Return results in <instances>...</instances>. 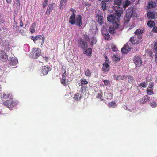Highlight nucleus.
<instances>
[{
	"instance_id": "41",
	"label": "nucleus",
	"mask_w": 157,
	"mask_h": 157,
	"mask_svg": "<svg viewBox=\"0 0 157 157\" xmlns=\"http://www.w3.org/2000/svg\"><path fill=\"white\" fill-rule=\"evenodd\" d=\"M150 105L152 107L154 108L156 107L157 106V104L154 102H151Z\"/></svg>"
},
{
	"instance_id": "38",
	"label": "nucleus",
	"mask_w": 157,
	"mask_h": 157,
	"mask_svg": "<svg viewBox=\"0 0 157 157\" xmlns=\"http://www.w3.org/2000/svg\"><path fill=\"white\" fill-rule=\"evenodd\" d=\"M103 82L105 85L106 86H108L110 85V82L108 80H104Z\"/></svg>"
},
{
	"instance_id": "7",
	"label": "nucleus",
	"mask_w": 157,
	"mask_h": 157,
	"mask_svg": "<svg viewBox=\"0 0 157 157\" xmlns=\"http://www.w3.org/2000/svg\"><path fill=\"white\" fill-rule=\"evenodd\" d=\"M133 61L135 65L137 67H139L142 64V62L141 56L139 55H136L134 57Z\"/></svg>"
},
{
	"instance_id": "32",
	"label": "nucleus",
	"mask_w": 157,
	"mask_h": 157,
	"mask_svg": "<svg viewBox=\"0 0 157 157\" xmlns=\"http://www.w3.org/2000/svg\"><path fill=\"white\" fill-rule=\"evenodd\" d=\"M147 85V82L144 81L140 84V85L143 88H146Z\"/></svg>"
},
{
	"instance_id": "3",
	"label": "nucleus",
	"mask_w": 157,
	"mask_h": 157,
	"mask_svg": "<svg viewBox=\"0 0 157 157\" xmlns=\"http://www.w3.org/2000/svg\"><path fill=\"white\" fill-rule=\"evenodd\" d=\"M11 96L10 95H8L6 96L5 94H3L2 96H1V98H4L5 99H7V97L8 98H10V100H6V101L3 103V104L6 105L10 109V108H12L15 106L17 103V102L13 101V100L12 98H11Z\"/></svg>"
},
{
	"instance_id": "5",
	"label": "nucleus",
	"mask_w": 157,
	"mask_h": 157,
	"mask_svg": "<svg viewBox=\"0 0 157 157\" xmlns=\"http://www.w3.org/2000/svg\"><path fill=\"white\" fill-rule=\"evenodd\" d=\"M44 37L41 35H37L35 37L32 36L31 37V39L33 40L35 43H37L41 42V46L44 42Z\"/></svg>"
},
{
	"instance_id": "59",
	"label": "nucleus",
	"mask_w": 157,
	"mask_h": 157,
	"mask_svg": "<svg viewBox=\"0 0 157 157\" xmlns=\"http://www.w3.org/2000/svg\"><path fill=\"white\" fill-rule=\"evenodd\" d=\"M74 10V9H72L71 10H71V11L73 12V10Z\"/></svg>"
},
{
	"instance_id": "12",
	"label": "nucleus",
	"mask_w": 157,
	"mask_h": 157,
	"mask_svg": "<svg viewBox=\"0 0 157 157\" xmlns=\"http://www.w3.org/2000/svg\"><path fill=\"white\" fill-rule=\"evenodd\" d=\"M115 13L114 14H116V16L117 17H119V19H120V17L121 16V14L123 12V8L118 6V8L117 10L114 9Z\"/></svg>"
},
{
	"instance_id": "21",
	"label": "nucleus",
	"mask_w": 157,
	"mask_h": 157,
	"mask_svg": "<svg viewBox=\"0 0 157 157\" xmlns=\"http://www.w3.org/2000/svg\"><path fill=\"white\" fill-rule=\"evenodd\" d=\"M82 97L81 94L78 93L75 94L74 95L73 98L76 100H79Z\"/></svg>"
},
{
	"instance_id": "48",
	"label": "nucleus",
	"mask_w": 157,
	"mask_h": 157,
	"mask_svg": "<svg viewBox=\"0 0 157 157\" xmlns=\"http://www.w3.org/2000/svg\"><path fill=\"white\" fill-rule=\"evenodd\" d=\"M87 53L88 52L89 53H88V55H89L91 54V49L90 48H89L88 49H87ZM86 54H87V53Z\"/></svg>"
},
{
	"instance_id": "20",
	"label": "nucleus",
	"mask_w": 157,
	"mask_h": 157,
	"mask_svg": "<svg viewBox=\"0 0 157 157\" xmlns=\"http://www.w3.org/2000/svg\"><path fill=\"white\" fill-rule=\"evenodd\" d=\"M123 2V0H114V4L118 6L122 5Z\"/></svg>"
},
{
	"instance_id": "29",
	"label": "nucleus",
	"mask_w": 157,
	"mask_h": 157,
	"mask_svg": "<svg viewBox=\"0 0 157 157\" xmlns=\"http://www.w3.org/2000/svg\"><path fill=\"white\" fill-rule=\"evenodd\" d=\"M116 106L115 103L113 101L109 103L108 104V106L109 108H114Z\"/></svg>"
},
{
	"instance_id": "23",
	"label": "nucleus",
	"mask_w": 157,
	"mask_h": 157,
	"mask_svg": "<svg viewBox=\"0 0 157 157\" xmlns=\"http://www.w3.org/2000/svg\"><path fill=\"white\" fill-rule=\"evenodd\" d=\"M112 59L114 62H119L120 60V58L117 55H113Z\"/></svg>"
},
{
	"instance_id": "37",
	"label": "nucleus",
	"mask_w": 157,
	"mask_h": 157,
	"mask_svg": "<svg viewBox=\"0 0 157 157\" xmlns=\"http://www.w3.org/2000/svg\"><path fill=\"white\" fill-rule=\"evenodd\" d=\"M67 0H61V2L60 4V8L61 9L62 6L64 5L65 3L67 2Z\"/></svg>"
},
{
	"instance_id": "2",
	"label": "nucleus",
	"mask_w": 157,
	"mask_h": 157,
	"mask_svg": "<svg viewBox=\"0 0 157 157\" xmlns=\"http://www.w3.org/2000/svg\"><path fill=\"white\" fill-rule=\"evenodd\" d=\"M136 44V42L134 40V38L132 37L130 39L129 41L126 43L125 45L121 49V52L123 54L128 53L132 48L131 44Z\"/></svg>"
},
{
	"instance_id": "62",
	"label": "nucleus",
	"mask_w": 157,
	"mask_h": 157,
	"mask_svg": "<svg viewBox=\"0 0 157 157\" xmlns=\"http://www.w3.org/2000/svg\"><path fill=\"white\" fill-rule=\"evenodd\" d=\"M147 81L148 82H149L150 80H148L147 79Z\"/></svg>"
},
{
	"instance_id": "4",
	"label": "nucleus",
	"mask_w": 157,
	"mask_h": 157,
	"mask_svg": "<svg viewBox=\"0 0 157 157\" xmlns=\"http://www.w3.org/2000/svg\"><path fill=\"white\" fill-rule=\"evenodd\" d=\"M78 46L83 50L84 54L87 53V48L88 45L87 42L84 39H79L78 40Z\"/></svg>"
},
{
	"instance_id": "46",
	"label": "nucleus",
	"mask_w": 157,
	"mask_h": 157,
	"mask_svg": "<svg viewBox=\"0 0 157 157\" xmlns=\"http://www.w3.org/2000/svg\"><path fill=\"white\" fill-rule=\"evenodd\" d=\"M111 48L112 50L113 51H116L117 50V48L116 46L114 45H112L111 46Z\"/></svg>"
},
{
	"instance_id": "6",
	"label": "nucleus",
	"mask_w": 157,
	"mask_h": 157,
	"mask_svg": "<svg viewBox=\"0 0 157 157\" xmlns=\"http://www.w3.org/2000/svg\"><path fill=\"white\" fill-rule=\"evenodd\" d=\"M40 50L38 48H33L30 56L33 58H38L40 55Z\"/></svg>"
},
{
	"instance_id": "26",
	"label": "nucleus",
	"mask_w": 157,
	"mask_h": 157,
	"mask_svg": "<svg viewBox=\"0 0 157 157\" xmlns=\"http://www.w3.org/2000/svg\"><path fill=\"white\" fill-rule=\"evenodd\" d=\"M109 33L112 34H114L115 33V29L114 27H109Z\"/></svg>"
},
{
	"instance_id": "61",
	"label": "nucleus",
	"mask_w": 157,
	"mask_h": 157,
	"mask_svg": "<svg viewBox=\"0 0 157 157\" xmlns=\"http://www.w3.org/2000/svg\"><path fill=\"white\" fill-rule=\"evenodd\" d=\"M2 21V20H1V21ZM1 22H2V21H1V22L0 23V24H1ZM2 22V23H3V21Z\"/></svg>"
},
{
	"instance_id": "28",
	"label": "nucleus",
	"mask_w": 157,
	"mask_h": 157,
	"mask_svg": "<svg viewBox=\"0 0 157 157\" xmlns=\"http://www.w3.org/2000/svg\"><path fill=\"white\" fill-rule=\"evenodd\" d=\"M147 25L148 26L152 28L154 25L155 23L153 21L150 20L148 22Z\"/></svg>"
},
{
	"instance_id": "22",
	"label": "nucleus",
	"mask_w": 157,
	"mask_h": 157,
	"mask_svg": "<svg viewBox=\"0 0 157 157\" xmlns=\"http://www.w3.org/2000/svg\"><path fill=\"white\" fill-rule=\"evenodd\" d=\"M130 4H131L130 1L127 0V1H126L124 3L123 1L122 5H121V6L123 8H126Z\"/></svg>"
},
{
	"instance_id": "25",
	"label": "nucleus",
	"mask_w": 157,
	"mask_h": 157,
	"mask_svg": "<svg viewBox=\"0 0 157 157\" xmlns=\"http://www.w3.org/2000/svg\"><path fill=\"white\" fill-rule=\"evenodd\" d=\"M132 10V9H129L128 10H127L126 15H127L128 18L129 17L130 18L132 16V12H131Z\"/></svg>"
},
{
	"instance_id": "43",
	"label": "nucleus",
	"mask_w": 157,
	"mask_h": 157,
	"mask_svg": "<svg viewBox=\"0 0 157 157\" xmlns=\"http://www.w3.org/2000/svg\"><path fill=\"white\" fill-rule=\"evenodd\" d=\"M154 49L155 52H157V41L155 42L154 44Z\"/></svg>"
},
{
	"instance_id": "8",
	"label": "nucleus",
	"mask_w": 157,
	"mask_h": 157,
	"mask_svg": "<svg viewBox=\"0 0 157 157\" xmlns=\"http://www.w3.org/2000/svg\"><path fill=\"white\" fill-rule=\"evenodd\" d=\"M108 21L113 24L118 22L119 21V17H117L116 14H112L107 17Z\"/></svg>"
},
{
	"instance_id": "16",
	"label": "nucleus",
	"mask_w": 157,
	"mask_h": 157,
	"mask_svg": "<svg viewBox=\"0 0 157 157\" xmlns=\"http://www.w3.org/2000/svg\"><path fill=\"white\" fill-rule=\"evenodd\" d=\"M49 68V67L46 66H42L41 67V71L43 75H46L48 73Z\"/></svg>"
},
{
	"instance_id": "17",
	"label": "nucleus",
	"mask_w": 157,
	"mask_h": 157,
	"mask_svg": "<svg viewBox=\"0 0 157 157\" xmlns=\"http://www.w3.org/2000/svg\"><path fill=\"white\" fill-rule=\"evenodd\" d=\"M155 13L152 11H149L147 12V16L148 18L152 19L155 18Z\"/></svg>"
},
{
	"instance_id": "13",
	"label": "nucleus",
	"mask_w": 157,
	"mask_h": 157,
	"mask_svg": "<svg viewBox=\"0 0 157 157\" xmlns=\"http://www.w3.org/2000/svg\"><path fill=\"white\" fill-rule=\"evenodd\" d=\"M144 32V29H138L135 32L136 35L137 36L138 38L140 39L142 38V34Z\"/></svg>"
},
{
	"instance_id": "33",
	"label": "nucleus",
	"mask_w": 157,
	"mask_h": 157,
	"mask_svg": "<svg viewBox=\"0 0 157 157\" xmlns=\"http://www.w3.org/2000/svg\"><path fill=\"white\" fill-rule=\"evenodd\" d=\"M13 26V29L16 31H17L19 29V27L17 25V22H15Z\"/></svg>"
},
{
	"instance_id": "49",
	"label": "nucleus",
	"mask_w": 157,
	"mask_h": 157,
	"mask_svg": "<svg viewBox=\"0 0 157 157\" xmlns=\"http://www.w3.org/2000/svg\"><path fill=\"white\" fill-rule=\"evenodd\" d=\"M61 83L62 84H63V85H65L66 84V82L65 81V80L64 79H62L61 80Z\"/></svg>"
},
{
	"instance_id": "60",
	"label": "nucleus",
	"mask_w": 157,
	"mask_h": 157,
	"mask_svg": "<svg viewBox=\"0 0 157 157\" xmlns=\"http://www.w3.org/2000/svg\"><path fill=\"white\" fill-rule=\"evenodd\" d=\"M99 0V1H102H102H104V0Z\"/></svg>"
},
{
	"instance_id": "63",
	"label": "nucleus",
	"mask_w": 157,
	"mask_h": 157,
	"mask_svg": "<svg viewBox=\"0 0 157 157\" xmlns=\"http://www.w3.org/2000/svg\"><path fill=\"white\" fill-rule=\"evenodd\" d=\"M156 0L157 2V0Z\"/></svg>"
},
{
	"instance_id": "58",
	"label": "nucleus",
	"mask_w": 157,
	"mask_h": 157,
	"mask_svg": "<svg viewBox=\"0 0 157 157\" xmlns=\"http://www.w3.org/2000/svg\"><path fill=\"white\" fill-rule=\"evenodd\" d=\"M9 48H10L9 47H7V48H6V50H9Z\"/></svg>"
},
{
	"instance_id": "51",
	"label": "nucleus",
	"mask_w": 157,
	"mask_h": 157,
	"mask_svg": "<svg viewBox=\"0 0 157 157\" xmlns=\"http://www.w3.org/2000/svg\"><path fill=\"white\" fill-rule=\"evenodd\" d=\"M149 5L151 7H153L154 6L153 3L152 2H149Z\"/></svg>"
},
{
	"instance_id": "50",
	"label": "nucleus",
	"mask_w": 157,
	"mask_h": 157,
	"mask_svg": "<svg viewBox=\"0 0 157 157\" xmlns=\"http://www.w3.org/2000/svg\"><path fill=\"white\" fill-rule=\"evenodd\" d=\"M19 32L22 35H24V30L23 29L20 30L19 31Z\"/></svg>"
},
{
	"instance_id": "9",
	"label": "nucleus",
	"mask_w": 157,
	"mask_h": 157,
	"mask_svg": "<svg viewBox=\"0 0 157 157\" xmlns=\"http://www.w3.org/2000/svg\"><path fill=\"white\" fill-rule=\"evenodd\" d=\"M108 59L106 57L105 63L103 64L102 69L104 72H108L110 69V67L109 66V62Z\"/></svg>"
},
{
	"instance_id": "53",
	"label": "nucleus",
	"mask_w": 157,
	"mask_h": 157,
	"mask_svg": "<svg viewBox=\"0 0 157 157\" xmlns=\"http://www.w3.org/2000/svg\"><path fill=\"white\" fill-rule=\"evenodd\" d=\"M155 62L157 63V52H155Z\"/></svg>"
},
{
	"instance_id": "42",
	"label": "nucleus",
	"mask_w": 157,
	"mask_h": 157,
	"mask_svg": "<svg viewBox=\"0 0 157 157\" xmlns=\"http://www.w3.org/2000/svg\"><path fill=\"white\" fill-rule=\"evenodd\" d=\"M114 25H113V27L115 28V29H117L119 28V25L118 24L117 22L116 23H114Z\"/></svg>"
},
{
	"instance_id": "11",
	"label": "nucleus",
	"mask_w": 157,
	"mask_h": 157,
	"mask_svg": "<svg viewBox=\"0 0 157 157\" xmlns=\"http://www.w3.org/2000/svg\"><path fill=\"white\" fill-rule=\"evenodd\" d=\"M7 55L2 50H0V59L3 62H6L8 60Z\"/></svg>"
},
{
	"instance_id": "10",
	"label": "nucleus",
	"mask_w": 157,
	"mask_h": 157,
	"mask_svg": "<svg viewBox=\"0 0 157 157\" xmlns=\"http://www.w3.org/2000/svg\"><path fill=\"white\" fill-rule=\"evenodd\" d=\"M88 83V82L86 79H82L81 82L79 83V85L81 86V90H80V92L83 93L84 91L86 90V87L85 86H83V85H85Z\"/></svg>"
},
{
	"instance_id": "14",
	"label": "nucleus",
	"mask_w": 157,
	"mask_h": 157,
	"mask_svg": "<svg viewBox=\"0 0 157 157\" xmlns=\"http://www.w3.org/2000/svg\"><path fill=\"white\" fill-rule=\"evenodd\" d=\"M9 63L11 65H15L18 63V60L17 58L12 57L9 60Z\"/></svg>"
},
{
	"instance_id": "34",
	"label": "nucleus",
	"mask_w": 157,
	"mask_h": 157,
	"mask_svg": "<svg viewBox=\"0 0 157 157\" xmlns=\"http://www.w3.org/2000/svg\"><path fill=\"white\" fill-rule=\"evenodd\" d=\"M147 94L150 95L153 94V92L152 89H149L148 88H147Z\"/></svg>"
},
{
	"instance_id": "18",
	"label": "nucleus",
	"mask_w": 157,
	"mask_h": 157,
	"mask_svg": "<svg viewBox=\"0 0 157 157\" xmlns=\"http://www.w3.org/2000/svg\"><path fill=\"white\" fill-rule=\"evenodd\" d=\"M53 4L52 3L49 4L47 7V10L46 11V14L49 15L50 14V13L51 12L53 9Z\"/></svg>"
},
{
	"instance_id": "57",
	"label": "nucleus",
	"mask_w": 157,
	"mask_h": 157,
	"mask_svg": "<svg viewBox=\"0 0 157 157\" xmlns=\"http://www.w3.org/2000/svg\"><path fill=\"white\" fill-rule=\"evenodd\" d=\"M17 4H18L19 6L20 5V2H19V0H17Z\"/></svg>"
},
{
	"instance_id": "44",
	"label": "nucleus",
	"mask_w": 157,
	"mask_h": 157,
	"mask_svg": "<svg viewBox=\"0 0 157 157\" xmlns=\"http://www.w3.org/2000/svg\"><path fill=\"white\" fill-rule=\"evenodd\" d=\"M118 76L114 74L112 75L113 79L116 80H117V79Z\"/></svg>"
},
{
	"instance_id": "36",
	"label": "nucleus",
	"mask_w": 157,
	"mask_h": 157,
	"mask_svg": "<svg viewBox=\"0 0 157 157\" xmlns=\"http://www.w3.org/2000/svg\"><path fill=\"white\" fill-rule=\"evenodd\" d=\"M97 41L96 39L94 37H92L91 39V44L93 45L96 44Z\"/></svg>"
},
{
	"instance_id": "54",
	"label": "nucleus",
	"mask_w": 157,
	"mask_h": 157,
	"mask_svg": "<svg viewBox=\"0 0 157 157\" xmlns=\"http://www.w3.org/2000/svg\"><path fill=\"white\" fill-rule=\"evenodd\" d=\"M44 59L46 62L48 61V58L45 57V58H44Z\"/></svg>"
},
{
	"instance_id": "47",
	"label": "nucleus",
	"mask_w": 157,
	"mask_h": 157,
	"mask_svg": "<svg viewBox=\"0 0 157 157\" xmlns=\"http://www.w3.org/2000/svg\"><path fill=\"white\" fill-rule=\"evenodd\" d=\"M20 27H23V23L22 21L21 18H20Z\"/></svg>"
},
{
	"instance_id": "31",
	"label": "nucleus",
	"mask_w": 157,
	"mask_h": 157,
	"mask_svg": "<svg viewBox=\"0 0 157 157\" xmlns=\"http://www.w3.org/2000/svg\"><path fill=\"white\" fill-rule=\"evenodd\" d=\"M103 17L100 16L98 17V22L100 24H101L103 23Z\"/></svg>"
},
{
	"instance_id": "55",
	"label": "nucleus",
	"mask_w": 157,
	"mask_h": 157,
	"mask_svg": "<svg viewBox=\"0 0 157 157\" xmlns=\"http://www.w3.org/2000/svg\"><path fill=\"white\" fill-rule=\"evenodd\" d=\"M106 36H107V37H108V38H107V40H108V39H109L110 37V36L109 34H107L106 35Z\"/></svg>"
},
{
	"instance_id": "39",
	"label": "nucleus",
	"mask_w": 157,
	"mask_h": 157,
	"mask_svg": "<svg viewBox=\"0 0 157 157\" xmlns=\"http://www.w3.org/2000/svg\"><path fill=\"white\" fill-rule=\"evenodd\" d=\"M102 95V93L100 91L98 92L97 96V98H101Z\"/></svg>"
},
{
	"instance_id": "56",
	"label": "nucleus",
	"mask_w": 157,
	"mask_h": 157,
	"mask_svg": "<svg viewBox=\"0 0 157 157\" xmlns=\"http://www.w3.org/2000/svg\"><path fill=\"white\" fill-rule=\"evenodd\" d=\"M7 3H10L11 2L12 0H6Z\"/></svg>"
},
{
	"instance_id": "35",
	"label": "nucleus",
	"mask_w": 157,
	"mask_h": 157,
	"mask_svg": "<svg viewBox=\"0 0 157 157\" xmlns=\"http://www.w3.org/2000/svg\"><path fill=\"white\" fill-rule=\"evenodd\" d=\"M35 26V24H33L30 27V30L32 33H33L35 31V29H34Z\"/></svg>"
},
{
	"instance_id": "19",
	"label": "nucleus",
	"mask_w": 157,
	"mask_h": 157,
	"mask_svg": "<svg viewBox=\"0 0 157 157\" xmlns=\"http://www.w3.org/2000/svg\"><path fill=\"white\" fill-rule=\"evenodd\" d=\"M101 6L103 10H106L107 7H108V6L106 3H105V2L104 1H102L101 2Z\"/></svg>"
},
{
	"instance_id": "30",
	"label": "nucleus",
	"mask_w": 157,
	"mask_h": 157,
	"mask_svg": "<svg viewBox=\"0 0 157 157\" xmlns=\"http://www.w3.org/2000/svg\"><path fill=\"white\" fill-rule=\"evenodd\" d=\"M85 75L88 77H90L91 76V73L88 69L86 70L85 71Z\"/></svg>"
},
{
	"instance_id": "40",
	"label": "nucleus",
	"mask_w": 157,
	"mask_h": 157,
	"mask_svg": "<svg viewBox=\"0 0 157 157\" xmlns=\"http://www.w3.org/2000/svg\"><path fill=\"white\" fill-rule=\"evenodd\" d=\"M48 1L47 0H44L43 3V6L44 7H45L48 4Z\"/></svg>"
},
{
	"instance_id": "15",
	"label": "nucleus",
	"mask_w": 157,
	"mask_h": 157,
	"mask_svg": "<svg viewBox=\"0 0 157 157\" xmlns=\"http://www.w3.org/2000/svg\"><path fill=\"white\" fill-rule=\"evenodd\" d=\"M150 98L148 96L146 95L139 100V101L141 103L144 104L150 101Z\"/></svg>"
},
{
	"instance_id": "27",
	"label": "nucleus",
	"mask_w": 157,
	"mask_h": 157,
	"mask_svg": "<svg viewBox=\"0 0 157 157\" xmlns=\"http://www.w3.org/2000/svg\"><path fill=\"white\" fill-rule=\"evenodd\" d=\"M126 79V78L125 76L124 75H118L117 79V80H125Z\"/></svg>"
},
{
	"instance_id": "24",
	"label": "nucleus",
	"mask_w": 157,
	"mask_h": 157,
	"mask_svg": "<svg viewBox=\"0 0 157 157\" xmlns=\"http://www.w3.org/2000/svg\"><path fill=\"white\" fill-rule=\"evenodd\" d=\"M126 79H128V82L130 83H132L133 81L134 80V78L132 76H131L130 75H128L127 76V77H126Z\"/></svg>"
},
{
	"instance_id": "45",
	"label": "nucleus",
	"mask_w": 157,
	"mask_h": 157,
	"mask_svg": "<svg viewBox=\"0 0 157 157\" xmlns=\"http://www.w3.org/2000/svg\"><path fill=\"white\" fill-rule=\"evenodd\" d=\"M154 86V83L153 82H150L149 84L148 88L150 89H151L153 86Z\"/></svg>"
},
{
	"instance_id": "52",
	"label": "nucleus",
	"mask_w": 157,
	"mask_h": 157,
	"mask_svg": "<svg viewBox=\"0 0 157 157\" xmlns=\"http://www.w3.org/2000/svg\"><path fill=\"white\" fill-rule=\"evenodd\" d=\"M153 30L154 31H155V32L157 33V27H154L153 29Z\"/></svg>"
},
{
	"instance_id": "1",
	"label": "nucleus",
	"mask_w": 157,
	"mask_h": 157,
	"mask_svg": "<svg viewBox=\"0 0 157 157\" xmlns=\"http://www.w3.org/2000/svg\"><path fill=\"white\" fill-rule=\"evenodd\" d=\"M69 21L71 25L75 24L77 26L80 27L82 23V17L80 15H78L75 16V14L73 13L70 16Z\"/></svg>"
}]
</instances>
